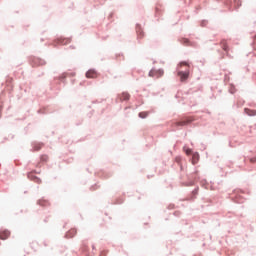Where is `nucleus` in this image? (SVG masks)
<instances>
[{"label": "nucleus", "instance_id": "obj_1", "mask_svg": "<svg viewBox=\"0 0 256 256\" xmlns=\"http://www.w3.org/2000/svg\"><path fill=\"white\" fill-rule=\"evenodd\" d=\"M164 74L165 72L163 71V69H152L149 72V77H156L157 79H159V77H163Z\"/></svg>", "mask_w": 256, "mask_h": 256}, {"label": "nucleus", "instance_id": "obj_2", "mask_svg": "<svg viewBox=\"0 0 256 256\" xmlns=\"http://www.w3.org/2000/svg\"><path fill=\"white\" fill-rule=\"evenodd\" d=\"M193 117L185 118L182 121L176 122V127H185V125H189V123H193Z\"/></svg>", "mask_w": 256, "mask_h": 256}, {"label": "nucleus", "instance_id": "obj_3", "mask_svg": "<svg viewBox=\"0 0 256 256\" xmlns=\"http://www.w3.org/2000/svg\"><path fill=\"white\" fill-rule=\"evenodd\" d=\"M56 43L57 45H69V43H71V39L60 37L56 40Z\"/></svg>", "mask_w": 256, "mask_h": 256}, {"label": "nucleus", "instance_id": "obj_4", "mask_svg": "<svg viewBox=\"0 0 256 256\" xmlns=\"http://www.w3.org/2000/svg\"><path fill=\"white\" fill-rule=\"evenodd\" d=\"M178 76L180 77V81H187V79H189V70L185 72L178 71Z\"/></svg>", "mask_w": 256, "mask_h": 256}, {"label": "nucleus", "instance_id": "obj_5", "mask_svg": "<svg viewBox=\"0 0 256 256\" xmlns=\"http://www.w3.org/2000/svg\"><path fill=\"white\" fill-rule=\"evenodd\" d=\"M86 77H87V79H97V77H98L97 71H95V70H88L86 72Z\"/></svg>", "mask_w": 256, "mask_h": 256}, {"label": "nucleus", "instance_id": "obj_6", "mask_svg": "<svg viewBox=\"0 0 256 256\" xmlns=\"http://www.w3.org/2000/svg\"><path fill=\"white\" fill-rule=\"evenodd\" d=\"M10 235L11 232H9V230L0 231V239H2L3 241H5V239H9Z\"/></svg>", "mask_w": 256, "mask_h": 256}, {"label": "nucleus", "instance_id": "obj_7", "mask_svg": "<svg viewBox=\"0 0 256 256\" xmlns=\"http://www.w3.org/2000/svg\"><path fill=\"white\" fill-rule=\"evenodd\" d=\"M77 235V229L72 228L66 233L67 239H73L74 236Z\"/></svg>", "mask_w": 256, "mask_h": 256}, {"label": "nucleus", "instance_id": "obj_8", "mask_svg": "<svg viewBox=\"0 0 256 256\" xmlns=\"http://www.w3.org/2000/svg\"><path fill=\"white\" fill-rule=\"evenodd\" d=\"M119 99H120V101H129V99H131V95H129V93H127V92H122L119 95Z\"/></svg>", "mask_w": 256, "mask_h": 256}, {"label": "nucleus", "instance_id": "obj_9", "mask_svg": "<svg viewBox=\"0 0 256 256\" xmlns=\"http://www.w3.org/2000/svg\"><path fill=\"white\" fill-rule=\"evenodd\" d=\"M244 113H246V115L249 117H256V110L245 108Z\"/></svg>", "mask_w": 256, "mask_h": 256}, {"label": "nucleus", "instance_id": "obj_10", "mask_svg": "<svg viewBox=\"0 0 256 256\" xmlns=\"http://www.w3.org/2000/svg\"><path fill=\"white\" fill-rule=\"evenodd\" d=\"M136 33L138 35V39H143V37H145V33L143 32L141 27H137Z\"/></svg>", "mask_w": 256, "mask_h": 256}, {"label": "nucleus", "instance_id": "obj_11", "mask_svg": "<svg viewBox=\"0 0 256 256\" xmlns=\"http://www.w3.org/2000/svg\"><path fill=\"white\" fill-rule=\"evenodd\" d=\"M38 205H40L41 207H47L49 205V201L45 199H40L38 201Z\"/></svg>", "mask_w": 256, "mask_h": 256}, {"label": "nucleus", "instance_id": "obj_12", "mask_svg": "<svg viewBox=\"0 0 256 256\" xmlns=\"http://www.w3.org/2000/svg\"><path fill=\"white\" fill-rule=\"evenodd\" d=\"M33 63H34V65H36V66L45 65V61H44V60H41V59H39V58H35V59L33 60Z\"/></svg>", "mask_w": 256, "mask_h": 256}, {"label": "nucleus", "instance_id": "obj_13", "mask_svg": "<svg viewBox=\"0 0 256 256\" xmlns=\"http://www.w3.org/2000/svg\"><path fill=\"white\" fill-rule=\"evenodd\" d=\"M149 116V112H140L139 113V117L141 118V119H145V118H147Z\"/></svg>", "mask_w": 256, "mask_h": 256}, {"label": "nucleus", "instance_id": "obj_14", "mask_svg": "<svg viewBox=\"0 0 256 256\" xmlns=\"http://www.w3.org/2000/svg\"><path fill=\"white\" fill-rule=\"evenodd\" d=\"M221 45H222V49H223L224 51H226V53H227V42H226L225 40H223V41L221 42Z\"/></svg>", "mask_w": 256, "mask_h": 256}, {"label": "nucleus", "instance_id": "obj_15", "mask_svg": "<svg viewBox=\"0 0 256 256\" xmlns=\"http://www.w3.org/2000/svg\"><path fill=\"white\" fill-rule=\"evenodd\" d=\"M234 3L237 7H241V0H234Z\"/></svg>", "mask_w": 256, "mask_h": 256}, {"label": "nucleus", "instance_id": "obj_16", "mask_svg": "<svg viewBox=\"0 0 256 256\" xmlns=\"http://www.w3.org/2000/svg\"><path fill=\"white\" fill-rule=\"evenodd\" d=\"M183 65H185L186 67H189V63H187V62H181L180 63V67H183Z\"/></svg>", "mask_w": 256, "mask_h": 256}, {"label": "nucleus", "instance_id": "obj_17", "mask_svg": "<svg viewBox=\"0 0 256 256\" xmlns=\"http://www.w3.org/2000/svg\"><path fill=\"white\" fill-rule=\"evenodd\" d=\"M250 163H256V157L251 158Z\"/></svg>", "mask_w": 256, "mask_h": 256}, {"label": "nucleus", "instance_id": "obj_18", "mask_svg": "<svg viewBox=\"0 0 256 256\" xmlns=\"http://www.w3.org/2000/svg\"><path fill=\"white\" fill-rule=\"evenodd\" d=\"M186 155H191V149L186 150Z\"/></svg>", "mask_w": 256, "mask_h": 256}, {"label": "nucleus", "instance_id": "obj_19", "mask_svg": "<svg viewBox=\"0 0 256 256\" xmlns=\"http://www.w3.org/2000/svg\"><path fill=\"white\" fill-rule=\"evenodd\" d=\"M34 149L35 151H39V149H41V146H35Z\"/></svg>", "mask_w": 256, "mask_h": 256}, {"label": "nucleus", "instance_id": "obj_20", "mask_svg": "<svg viewBox=\"0 0 256 256\" xmlns=\"http://www.w3.org/2000/svg\"><path fill=\"white\" fill-rule=\"evenodd\" d=\"M35 182L38 183V184H40V183H41V180H40L39 178H36V179H35Z\"/></svg>", "mask_w": 256, "mask_h": 256}, {"label": "nucleus", "instance_id": "obj_21", "mask_svg": "<svg viewBox=\"0 0 256 256\" xmlns=\"http://www.w3.org/2000/svg\"><path fill=\"white\" fill-rule=\"evenodd\" d=\"M254 45H256V36L254 37ZM256 49V46H255Z\"/></svg>", "mask_w": 256, "mask_h": 256}, {"label": "nucleus", "instance_id": "obj_22", "mask_svg": "<svg viewBox=\"0 0 256 256\" xmlns=\"http://www.w3.org/2000/svg\"><path fill=\"white\" fill-rule=\"evenodd\" d=\"M197 158V159H199V154H196V155H194V158Z\"/></svg>", "mask_w": 256, "mask_h": 256}]
</instances>
